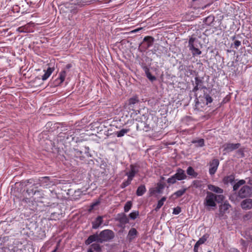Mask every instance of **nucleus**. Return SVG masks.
<instances>
[{"label":"nucleus","mask_w":252,"mask_h":252,"mask_svg":"<svg viewBox=\"0 0 252 252\" xmlns=\"http://www.w3.org/2000/svg\"><path fill=\"white\" fill-rule=\"evenodd\" d=\"M185 171L181 168L176 170V173L167 180V182L169 185L175 184L177 181H182L188 179Z\"/></svg>","instance_id":"nucleus-1"},{"label":"nucleus","mask_w":252,"mask_h":252,"mask_svg":"<svg viewBox=\"0 0 252 252\" xmlns=\"http://www.w3.org/2000/svg\"><path fill=\"white\" fill-rule=\"evenodd\" d=\"M206 194L203 204L204 205L208 208L216 206L217 204L216 201L217 197H219L221 199H222L223 197L221 195H218L208 191H207Z\"/></svg>","instance_id":"nucleus-2"},{"label":"nucleus","mask_w":252,"mask_h":252,"mask_svg":"<svg viewBox=\"0 0 252 252\" xmlns=\"http://www.w3.org/2000/svg\"><path fill=\"white\" fill-rule=\"evenodd\" d=\"M99 235V243L110 242L115 237L114 232L110 229H105L101 231Z\"/></svg>","instance_id":"nucleus-3"},{"label":"nucleus","mask_w":252,"mask_h":252,"mask_svg":"<svg viewBox=\"0 0 252 252\" xmlns=\"http://www.w3.org/2000/svg\"><path fill=\"white\" fill-rule=\"evenodd\" d=\"M154 41V38L152 36H145L142 42L139 47V50L140 52H145L149 48L152 46Z\"/></svg>","instance_id":"nucleus-4"},{"label":"nucleus","mask_w":252,"mask_h":252,"mask_svg":"<svg viewBox=\"0 0 252 252\" xmlns=\"http://www.w3.org/2000/svg\"><path fill=\"white\" fill-rule=\"evenodd\" d=\"M147 118V115L145 114L137 117L135 119L137 122L136 125L137 130H143L145 131V129L146 128Z\"/></svg>","instance_id":"nucleus-5"},{"label":"nucleus","mask_w":252,"mask_h":252,"mask_svg":"<svg viewBox=\"0 0 252 252\" xmlns=\"http://www.w3.org/2000/svg\"><path fill=\"white\" fill-rule=\"evenodd\" d=\"M36 185H39L40 187L44 188H49L55 185L53 181H51L49 177H43L39 178ZM35 185V184H34Z\"/></svg>","instance_id":"nucleus-6"},{"label":"nucleus","mask_w":252,"mask_h":252,"mask_svg":"<svg viewBox=\"0 0 252 252\" xmlns=\"http://www.w3.org/2000/svg\"><path fill=\"white\" fill-rule=\"evenodd\" d=\"M158 127V123L156 120L154 119L153 117L149 118L147 116L146 128L145 129V132H148L151 130H156Z\"/></svg>","instance_id":"nucleus-7"},{"label":"nucleus","mask_w":252,"mask_h":252,"mask_svg":"<svg viewBox=\"0 0 252 252\" xmlns=\"http://www.w3.org/2000/svg\"><path fill=\"white\" fill-rule=\"evenodd\" d=\"M139 168L140 166L137 163L130 164L129 170L126 172V175L133 180L135 175L139 172Z\"/></svg>","instance_id":"nucleus-8"},{"label":"nucleus","mask_w":252,"mask_h":252,"mask_svg":"<svg viewBox=\"0 0 252 252\" xmlns=\"http://www.w3.org/2000/svg\"><path fill=\"white\" fill-rule=\"evenodd\" d=\"M220 162L218 159L214 158L212 160H211L209 162V174L211 175H214L216 172L218 166L219 165Z\"/></svg>","instance_id":"nucleus-9"},{"label":"nucleus","mask_w":252,"mask_h":252,"mask_svg":"<svg viewBox=\"0 0 252 252\" xmlns=\"http://www.w3.org/2000/svg\"><path fill=\"white\" fill-rule=\"evenodd\" d=\"M27 192L29 196H34L35 199L43 198L44 196V193L42 190H34L33 189H28L27 190Z\"/></svg>","instance_id":"nucleus-10"},{"label":"nucleus","mask_w":252,"mask_h":252,"mask_svg":"<svg viewBox=\"0 0 252 252\" xmlns=\"http://www.w3.org/2000/svg\"><path fill=\"white\" fill-rule=\"evenodd\" d=\"M117 221L120 222L119 226L124 228L125 225L128 223L129 220L126 215L124 213L118 214L116 219Z\"/></svg>","instance_id":"nucleus-11"},{"label":"nucleus","mask_w":252,"mask_h":252,"mask_svg":"<svg viewBox=\"0 0 252 252\" xmlns=\"http://www.w3.org/2000/svg\"><path fill=\"white\" fill-rule=\"evenodd\" d=\"M251 192V188L247 185L243 186L238 192V196L241 198L249 196Z\"/></svg>","instance_id":"nucleus-12"},{"label":"nucleus","mask_w":252,"mask_h":252,"mask_svg":"<svg viewBox=\"0 0 252 252\" xmlns=\"http://www.w3.org/2000/svg\"><path fill=\"white\" fill-rule=\"evenodd\" d=\"M66 76V71L65 69L62 70L60 74L59 77L54 81V85L59 86L61 85L64 81Z\"/></svg>","instance_id":"nucleus-13"},{"label":"nucleus","mask_w":252,"mask_h":252,"mask_svg":"<svg viewBox=\"0 0 252 252\" xmlns=\"http://www.w3.org/2000/svg\"><path fill=\"white\" fill-rule=\"evenodd\" d=\"M241 207L243 210H250L252 208V199L247 198L243 200L241 203Z\"/></svg>","instance_id":"nucleus-14"},{"label":"nucleus","mask_w":252,"mask_h":252,"mask_svg":"<svg viewBox=\"0 0 252 252\" xmlns=\"http://www.w3.org/2000/svg\"><path fill=\"white\" fill-rule=\"evenodd\" d=\"M203 81L198 77L195 78V86L193 88L192 91L193 92H197L199 89L204 88L203 87Z\"/></svg>","instance_id":"nucleus-15"},{"label":"nucleus","mask_w":252,"mask_h":252,"mask_svg":"<svg viewBox=\"0 0 252 252\" xmlns=\"http://www.w3.org/2000/svg\"><path fill=\"white\" fill-rule=\"evenodd\" d=\"M94 242H97L99 243V235L97 233L93 235H91L85 241V244L89 245Z\"/></svg>","instance_id":"nucleus-16"},{"label":"nucleus","mask_w":252,"mask_h":252,"mask_svg":"<svg viewBox=\"0 0 252 252\" xmlns=\"http://www.w3.org/2000/svg\"><path fill=\"white\" fill-rule=\"evenodd\" d=\"M103 222V217L98 216L92 222V228L93 229L98 228Z\"/></svg>","instance_id":"nucleus-17"},{"label":"nucleus","mask_w":252,"mask_h":252,"mask_svg":"<svg viewBox=\"0 0 252 252\" xmlns=\"http://www.w3.org/2000/svg\"><path fill=\"white\" fill-rule=\"evenodd\" d=\"M241 146L240 143H227L225 144L224 150L228 151H232L238 149Z\"/></svg>","instance_id":"nucleus-18"},{"label":"nucleus","mask_w":252,"mask_h":252,"mask_svg":"<svg viewBox=\"0 0 252 252\" xmlns=\"http://www.w3.org/2000/svg\"><path fill=\"white\" fill-rule=\"evenodd\" d=\"M101 251V248L100 245L98 243H94L90 246L87 252H100Z\"/></svg>","instance_id":"nucleus-19"},{"label":"nucleus","mask_w":252,"mask_h":252,"mask_svg":"<svg viewBox=\"0 0 252 252\" xmlns=\"http://www.w3.org/2000/svg\"><path fill=\"white\" fill-rule=\"evenodd\" d=\"M138 234V232L134 228H131L128 231L127 239L129 242H131Z\"/></svg>","instance_id":"nucleus-20"},{"label":"nucleus","mask_w":252,"mask_h":252,"mask_svg":"<svg viewBox=\"0 0 252 252\" xmlns=\"http://www.w3.org/2000/svg\"><path fill=\"white\" fill-rule=\"evenodd\" d=\"M186 172L189 177H190L191 178H196L198 175V174L195 171L193 168L191 166H189L187 169Z\"/></svg>","instance_id":"nucleus-21"},{"label":"nucleus","mask_w":252,"mask_h":252,"mask_svg":"<svg viewBox=\"0 0 252 252\" xmlns=\"http://www.w3.org/2000/svg\"><path fill=\"white\" fill-rule=\"evenodd\" d=\"M146 188L144 185H141L136 190V194L137 196H142L146 192Z\"/></svg>","instance_id":"nucleus-22"},{"label":"nucleus","mask_w":252,"mask_h":252,"mask_svg":"<svg viewBox=\"0 0 252 252\" xmlns=\"http://www.w3.org/2000/svg\"><path fill=\"white\" fill-rule=\"evenodd\" d=\"M208 188L209 190L218 193H222L223 192L222 189L214 185H209L208 186Z\"/></svg>","instance_id":"nucleus-23"},{"label":"nucleus","mask_w":252,"mask_h":252,"mask_svg":"<svg viewBox=\"0 0 252 252\" xmlns=\"http://www.w3.org/2000/svg\"><path fill=\"white\" fill-rule=\"evenodd\" d=\"M191 143L195 144V147H202L205 145L204 140L202 138L197 140H193Z\"/></svg>","instance_id":"nucleus-24"},{"label":"nucleus","mask_w":252,"mask_h":252,"mask_svg":"<svg viewBox=\"0 0 252 252\" xmlns=\"http://www.w3.org/2000/svg\"><path fill=\"white\" fill-rule=\"evenodd\" d=\"M165 186V185L164 183L162 182L158 183L157 185V187L155 188V190L157 191V193H161Z\"/></svg>","instance_id":"nucleus-25"},{"label":"nucleus","mask_w":252,"mask_h":252,"mask_svg":"<svg viewBox=\"0 0 252 252\" xmlns=\"http://www.w3.org/2000/svg\"><path fill=\"white\" fill-rule=\"evenodd\" d=\"M54 70V68L48 67L44 74L42 76V79L43 80H46L52 74Z\"/></svg>","instance_id":"nucleus-26"},{"label":"nucleus","mask_w":252,"mask_h":252,"mask_svg":"<svg viewBox=\"0 0 252 252\" xmlns=\"http://www.w3.org/2000/svg\"><path fill=\"white\" fill-rule=\"evenodd\" d=\"M166 197H162L160 200H159L158 202V204L156 206V207L155 208V210L156 211V212H158L159 209L160 208L163 206V204H164V201L166 200Z\"/></svg>","instance_id":"nucleus-27"},{"label":"nucleus","mask_w":252,"mask_h":252,"mask_svg":"<svg viewBox=\"0 0 252 252\" xmlns=\"http://www.w3.org/2000/svg\"><path fill=\"white\" fill-rule=\"evenodd\" d=\"M187 189L184 188L180 190H177L174 193L173 195H175L176 198H178L182 196L187 191Z\"/></svg>","instance_id":"nucleus-28"},{"label":"nucleus","mask_w":252,"mask_h":252,"mask_svg":"<svg viewBox=\"0 0 252 252\" xmlns=\"http://www.w3.org/2000/svg\"><path fill=\"white\" fill-rule=\"evenodd\" d=\"M230 205L228 203H224L221 205L220 207V212L221 214H224L229 208Z\"/></svg>","instance_id":"nucleus-29"},{"label":"nucleus","mask_w":252,"mask_h":252,"mask_svg":"<svg viewBox=\"0 0 252 252\" xmlns=\"http://www.w3.org/2000/svg\"><path fill=\"white\" fill-rule=\"evenodd\" d=\"M189 50L192 51V54L193 56L201 54V51L199 49L196 48L195 46L193 47H189Z\"/></svg>","instance_id":"nucleus-30"},{"label":"nucleus","mask_w":252,"mask_h":252,"mask_svg":"<svg viewBox=\"0 0 252 252\" xmlns=\"http://www.w3.org/2000/svg\"><path fill=\"white\" fill-rule=\"evenodd\" d=\"M129 131V129L123 128L120 131H117L116 134L118 137L123 136L125 134Z\"/></svg>","instance_id":"nucleus-31"},{"label":"nucleus","mask_w":252,"mask_h":252,"mask_svg":"<svg viewBox=\"0 0 252 252\" xmlns=\"http://www.w3.org/2000/svg\"><path fill=\"white\" fill-rule=\"evenodd\" d=\"M191 187L195 188H200L202 187V181L200 180H195L192 181Z\"/></svg>","instance_id":"nucleus-32"},{"label":"nucleus","mask_w":252,"mask_h":252,"mask_svg":"<svg viewBox=\"0 0 252 252\" xmlns=\"http://www.w3.org/2000/svg\"><path fill=\"white\" fill-rule=\"evenodd\" d=\"M133 180L130 179L129 177H127V179L126 180L124 181L121 185L120 187L122 189H124L127 186H129L130 184H131V181Z\"/></svg>","instance_id":"nucleus-33"},{"label":"nucleus","mask_w":252,"mask_h":252,"mask_svg":"<svg viewBox=\"0 0 252 252\" xmlns=\"http://www.w3.org/2000/svg\"><path fill=\"white\" fill-rule=\"evenodd\" d=\"M243 220L245 221H252V212H248L243 216Z\"/></svg>","instance_id":"nucleus-34"},{"label":"nucleus","mask_w":252,"mask_h":252,"mask_svg":"<svg viewBox=\"0 0 252 252\" xmlns=\"http://www.w3.org/2000/svg\"><path fill=\"white\" fill-rule=\"evenodd\" d=\"M245 183H246V182L244 180H241L239 181L237 183L235 184L233 186V190H237L241 186L245 184Z\"/></svg>","instance_id":"nucleus-35"},{"label":"nucleus","mask_w":252,"mask_h":252,"mask_svg":"<svg viewBox=\"0 0 252 252\" xmlns=\"http://www.w3.org/2000/svg\"><path fill=\"white\" fill-rule=\"evenodd\" d=\"M235 180V177L233 175H230L224 178V180L226 183H232Z\"/></svg>","instance_id":"nucleus-36"},{"label":"nucleus","mask_w":252,"mask_h":252,"mask_svg":"<svg viewBox=\"0 0 252 252\" xmlns=\"http://www.w3.org/2000/svg\"><path fill=\"white\" fill-rule=\"evenodd\" d=\"M147 77L151 81L156 80V77L153 75L148 69L145 72Z\"/></svg>","instance_id":"nucleus-37"},{"label":"nucleus","mask_w":252,"mask_h":252,"mask_svg":"<svg viewBox=\"0 0 252 252\" xmlns=\"http://www.w3.org/2000/svg\"><path fill=\"white\" fill-rule=\"evenodd\" d=\"M138 101H139V100H138L137 97H133L130 98L128 100V104L129 105H134L135 104L138 103Z\"/></svg>","instance_id":"nucleus-38"},{"label":"nucleus","mask_w":252,"mask_h":252,"mask_svg":"<svg viewBox=\"0 0 252 252\" xmlns=\"http://www.w3.org/2000/svg\"><path fill=\"white\" fill-rule=\"evenodd\" d=\"M132 207V203L131 201L127 202L124 206V211L125 212H127L131 209Z\"/></svg>","instance_id":"nucleus-39"},{"label":"nucleus","mask_w":252,"mask_h":252,"mask_svg":"<svg viewBox=\"0 0 252 252\" xmlns=\"http://www.w3.org/2000/svg\"><path fill=\"white\" fill-rule=\"evenodd\" d=\"M206 240H207V238L205 236H203L197 241L196 244H197L199 246L201 244H204L206 242Z\"/></svg>","instance_id":"nucleus-40"},{"label":"nucleus","mask_w":252,"mask_h":252,"mask_svg":"<svg viewBox=\"0 0 252 252\" xmlns=\"http://www.w3.org/2000/svg\"><path fill=\"white\" fill-rule=\"evenodd\" d=\"M138 215H139V212L138 211H134V212H132L131 213H130L129 215V216L130 218V219H131L132 220H135Z\"/></svg>","instance_id":"nucleus-41"},{"label":"nucleus","mask_w":252,"mask_h":252,"mask_svg":"<svg viewBox=\"0 0 252 252\" xmlns=\"http://www.w3.org/2000/svg\"><path fill=\"white\" fill-rule=\"evenodd\" d=\"M196 40L195 37H191L189 41V47H193L194 46V42Z\"/></svg>","instance_id":"nucleus-42"},{"label":"nucleus","mask_w":252,"mask_h":252,"mask_svg":"<svg viewBox=\"0 0 252 252\" xmlns=\"http://www.w3.org/2000/svg\"><path fill=\"white\" fill-rule=\"evenodd\" d=\"M17 31L19 32H28V30L26 26L19 27Z\"/></svg>","instance_id":"nucleus-43"},{"label":"nucleus","mask_w":252,"mask_h":252,"mask_svg":"<svg viewBox=\"0 0 252 252\" xmlns=\"http://www.w3.org/2000/svg\"><path fill=\"white\" fill-rule=\"evenodd\" d=\"M76 130H75L76 131ZM75 133V130L72 129L68 131H67V137H66L67 139L68 138V136H70V137H72V139L73 140L74 139V134Z\"/></svg>","instance_id":"nucleus-44"},{"label":"nucleus","mask_w":252,"mask_h":252,"mask_svg":"<svg viewBox=\"0 0 252 252\" xmlns=\"http://www.w3.org/2000/svg\"><path fill=\"white\" fill-rule=\"evenodd\" d=\"M215 20V17L213 15H210L206 18V22L212 23Z\"/></svg>","instance_id":"nucleus-45"},{"label":"nucleus","mask_w":252,"mask_h":252,"mask_svg":"<svg viewBox=\"0 0 252 252\" xmlns=\"http://www.w3.org/2000/svg\"><path fill=\"white\" fill-rule=\"evenodd\" d=\"M246 234L249 238L252 240V228L249 229L246 231Z\"/></svg>","instance_id":"nucleus-46"},{"label":"nucleus","mask_w":252,"mask_h":252,"mask_svg":"<svg viewBox=\"0 0 252 252\" xmlns=\"http://www.w3.org/2000/svg\"><path fill=\"white\" fill-rule=\"evenodd\" d=\"M181 208L179 207H177L176 208H175L173 209V214H175V215H178V214H180L181 213Z\"/></svg>","instance_id":"nucleus-47"},{"label":"nucleus","mask_w":252,"mask_h":252,"mask_svg":"<svg viewBox=\"0 0 252 252\" xmlns=\"http://www.w3.org/2000/svg\"><path fill=\"white\" fill-rule=\"evenodd\" d=\"M205 99L207 101V104L210 103L213 101L212 98L209 94L206 95Z\"/></svg>","instance_id":"nucleus-48"},{"label":"nucleus","mask_w":252,"mask_h":252,"mask_svg":"<svg viewBox=\"0 0 252 252\" xmlns=\"http://www.w3.org/2000/svg\"><path fill=\"white\" fill-rule=\"evenodd\" d=\"M241 44V41L239 40H235L234 42V48L237 49Z\"/></svg>","instance_id":"nucleus-49"},{"label":"nucleus","mask_w":252,"mask_h":252,"mask_svg":"<svg viewBox=\"0 0 252 252\" xmlns=\"http://www.w3.org/2000/svg\"><path fill=\"white\" fill-rule=\"evenodd\" d=\"M99 203V202L98 201V202H95V203H93V204L90 206V209H89V211H91L92 210H93V209H94V206H96V205H98Z\"/></svg>","instance_id":"nucleus-50"},{"label":"nucleus","mask_w":252,"mask_h":252,"mask_svg":"<svg viewBox=\"0 0 252 252\" xmlns=\"http://www.w3.org/2000/svg\"><path fill=\"white\" fill-rule=\"evenodd\" d=\"M72 65L71 63H68L66 65L65 67L63 69H65L66 71L67 70H69L71 67H72Z\"/></svg>","instance_id":"nucleus-51"},{"label":"nucleus","mask_w":252,"mask_h":252,"mask_svg":"<svg viewBox=\"0 0 252 252\" xmlns=\"http://www.w3.org/2000/svg\"><path fill=\"white\" fill-rule=\"evenodd\" d=\"M82 152L79 150H75V155H76V157L78 156H80L81 155H82Z\"/></svg>","instance_id":"nucleus-52"},{"label":"nucleus","mask_w":252,"mask_h":252,"mask_svg":"<svg viewBox=\"0 0 252 252\" xmlns=\"http://www.w3.org/2000/svg\"><path fill=\"white\" fill-rule=\"evenodd\" d=\"M150 193L151 195H153V194L157 193V191L155 190V188H151L150 189Z\"/></svg>","instance_id":"nucleus-53"},{"label":"nucleus","mask_w":252,"mask_h":252,"mask_svg":"<svg viewBox=\"0 0 252 252\" xmlns=\"http://www.w3.org/2000/svg\"><path fill=\"white\" fill-rule=\"evenodd\" d=\"M199 247V246L195 243V244L194 246V249H193V251L194 252H198Z\"/></svg>","instance_id":"nucleus-54"},{"label":"nucleus","mask_w":252,"mask_h":252,"mask_svg":"<svg viewBox=\"0 0 252 252\" xmlns=\"http://www.w3.org/2000/svg\"><path fill=\"white\" fill-rule=\"evenodd\" d=\"M229 252H240L239 250H238L237 249L235 248H231L229 250Z\"/></svg>","instance_id":"nucleus-55"},{"label":"nucleus","mask_w":252,"mask_h":252,"mask_svg":"<svg viewBox=\"0 0 252 252\" xmlns=\"http://www.w3.org/2000/svg\"><path fill=\"white\" fill-rule=\"evenodd\" d=\"M14 252H22L21 249H17L16 251L14 250Z\"/></svg>","instance_id":"nucleus-56"},{"label":"nucleus","mask_w":252,"mask_h":252,"mask_svg":"<svg viewBox=\"0 0 252 252\" xmlns=\"http://www.w3.org/2000/svg\"><path fill=\"white\" fill-rule=\"evenodd\" d=\"M160 179H161V180H164V178L163 177L161 176L160 177ZM160 182H161V181H160Z\"/></svg>","instance_id":"nucleus-57"},{"label":"nucleus","mask_w":252,"mask_h":252,"mask_svg":"<svg viewBox=\"0 0 252 252\" xmlns=\"http://www.w3.org/2000/svg\"><path fill=\"white\" fill-rule=\"evenodd\" d=\"M235 36H232V37H231V39H232V40H234V39H235Z\"/></svg>","instance_id":"nucleus-58"},{"label":"nucleus","mask_w":252,"mask_h":252,"mask_svg":"<svg viewBox=\"0 0 252 252\" xmlns=\"http://www.w3.org/2000/svg\"><path fill=\"white\" fill-rule=\"evenodd\" d=\"M210 4H207L204 6V7H203V9H204L205 8L207 7V6L209 5Z\"/></svg>","instance_id":"nucleus-59"},{"label":"nucleus","mask_w":252,"mask_h":252,"mask_svg":"<svg viewBox=\"0 0 252 252\" xmlns=\"http://www.w3.org/2000/svg\"><path fill=\"white\" fill-rule=\"evenodd\" d=\"M28 183H32V182H30V180H28Z\"/></svg>","instance_id":"nucleus-60"},{"label":"nucleus","mask_w":252,"mask_h":252,"mask_svg":"<svg viewBox=\"0 0 252 252\" xmlns=\"http://www.w3.org/2000/svg\"><path fill=\"white\" fill-rule=\"evenodd\" d=\"M211 252V251H208V252Z\"/></svg>","instance_id":"nucleus-61"}]
</instances>
